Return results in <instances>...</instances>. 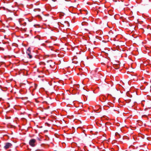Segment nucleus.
<instances>
[{"instance_id":"obj_1","label":"nucleus","mask_w":151,"mask_h":151,"mask_svg":"<svg viewBox=\"0 0 151 151\" xmlns=\"http://www.w3.org/2000/svg\"><path fill=\"white\" fill-rule=\"evenodd\" d=\"M36 142V140L35 139H32L29 140V145L31 146L34 147L35 145V143Z\"/></svg>"},{"instance_id":"obj_2","label":"nucleus","mask_w":151,"mask_h":151,"mask_svg":"<svg viewBox=\"0 0 151 151\" xmlns=\"http://www.w3.org/2000/svg\"><path fill=\"white\" fill-rule=\"evenodd\" d=\"M12 146V145L10 143L6 142L5 143V145L4 146V148L6 149H7Z\"/></svg>"},{"instance_id":"obj_3","label":"nucleus","mask_w":151,"mask_h":151,"mask_svg":"<svg viewBox=\"0 0 151 151\" xmlns=\"http://www.w3.org/2000/svg\"><path fill=\"white\" fill-rule=\"evenodd\" d=\"M30 51H31V49L30 47H29L27 51V55H29V54H30Z\"/></svg>"},{"instance_id":"obj_4","label":"nucleus","mask_w":151,"mask_h":151,"mask_svg":"<svg viewBox=\"0 0 151 151\" xmlns=\"http://www.w3.org/2000/svg\"><path fill=\"white\" fill-rule=\"evenodd\" d=\"M114 67L115 69H118L119 68V66L116 65H115Z\"/></svg>"},{"instance_id":"obj_5","label":"nucleus","mask_w":151,"mask_h":151,"mask_svg":"<svg viewBox=\"0 0 151 151\" xmlns=\"http://www.w3.org/2000/svg\"><path fill=\"white\" fill-rule=\"evenodd\" d=\"M28 55L29 56V58H32V56L30 55V54H29V55Z\"/></svg>"},{"instance_id":"obj_6","label":"nucleus","mask_w":151,"mask_h":151,"mask_svg":"<svg viewBox=\"0 0 151 151\" xmlns=\"http://www.w3.org/2000/svg\"><path fill=\"white\" fill-rule=\"evenodd\" d=\"M0 50L4 51V49L2 47H0Z\"/></svg>"},{"instance_id":"obj_7","label":"nucleus","mask_w":151,"mask_h":151,"mask_svg":"<svg viewBox=\"0 0 151 151\" xmlns=\"http://www.w3.org/2000/svg\"><path fill=\"white\" fill-rule=\"evenodd\" d=\"M82 25H87V24H83V23H82Z\"/></svg>"},{"instance_id":"obj_8","label":"nucleus","mask_w":151,"mask_h":151,"mask_svg":"<svg viewBox=\"0 0 151 151\" xmlns=\"http://www.w3.org/2000/svg\"><path fill=\"white\" fill-rule=\"evenodd\" d=\"M37 139L38 140H39V141H40V138H37Z\"/></svg>"},{"instance_id":"obj_9","label":"nucleus","mask_w":151,"mask_h":151,"mask_svg":"<svg viewBox=\"0 0 151 151\" xmlns=\"http://www.w3.org/2000/svg\"><path fill=\"white\" fill-rule=\"evenodd\" d=\"M37 16H38V17H41V16L40 15H37Z\"/></svg>"},{"instance_id":"obj_10","label":"nucleus","mask_w":151,"mask_h":151,"mask_svg":"<svg viewBox=\"0 0 151 151\" xmlns=\"http://www.w3.org/2000/svg\"><path fill=\"white\" fill-rule=\"evenodd\" d=\"M97 110H96V111H95V112H97ZM100 112V111L99 112Z\"/></svg>"},{"instance_id":"obj_11","label":"nucleus","mask_w":151,"mask_h":151,"mask_svg":"<svg viewBox=\"0 0 151 151\" xmlns=\"http://www.w3.org/2000/svg\"><path fill=\"white\" fill-rule=\"evenodd\" d=\"M35 86L36 87L37 85L36 84H35Z\"/></svg>"},{"instance_id":"obj_12","label":"nucleus","mask_w":151,"mask_h":151,"mask_svg":"<svg viewBox=\"0 0 151 151\" xmlns=\"http://www.w3.org/2000/svg\"><path fill=\"white\" fill-rule=\"evenodd\" d=\"M68 22L67 21H66V23H67Z\"/></svg>"},{"instance_id":"obj_13","label":"nucleus","mask_w":151,"mask_h":151,"mask_svg":"<svg viewBox=\"0 0 151 151\" xmlns=\"http://www.w3.org/2000/svg\"><path fill=\"white\" fill-rule=\"evenodd\" d=\"M88 14V12H86V14Z\"/></svg>"},{"instance_id":"obj_14","label":"nucleus","mask_w":151,"mask_h":151,"mask_svg":"<svg viewBox=\"0 0 151 151\" xmlns=\"http://www.w3.org/2000/svg\"><path fill=\"white\" fill-rule=\"evenodd\" d=\"M38 77H40V76H38Z\"/></svg>"}]
</instances>
